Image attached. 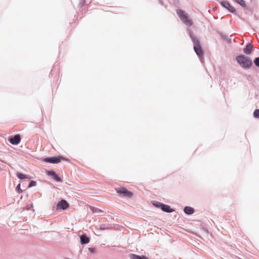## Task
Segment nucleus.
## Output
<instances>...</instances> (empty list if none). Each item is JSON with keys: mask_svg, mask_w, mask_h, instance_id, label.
I'll return each instance as SVG.
<instances>
[{"mask_svg": "<svg viewBox=\"0 0 259 259\" xmlns=\"http://www.w3.org/2000/svg\"><path fill=\"white\" fill-rule=\"evenodd\" d=\"M236 61L242 67L245 69L250 68L252 64V61L250 59L243 55L237 56Z\"/></svg>", "mask_w": 259, "mask_h": 259, "instance_id": "nucleus-1", "label": "nucleus"}, {"mask_svg": "<svg viewBox=\"0 0 259 259\" xmlns=\"http://www.w3.org/2000/svg\"><path fill=\"white\" fill-rule=\"evenodd\" d=\"M177 13L179 18L183 23L188 26H191L193 23L192 21L188 19L187 15L185 14V12L182 10H177Z\"/></svg>", "mask_w": 259, "mask_h": 259, "instance_id": "nucleus-2", "label": "nucleus"}, {"mask_svg": "<svg viewBox=\"0 0 259 259\" xmlns=\"http://www.w3.org/2000/svg\"><path fill=\"white\" fill-rule=\"evenodd\" d=\"M116 192L119 195L124 197L131 198L133 196V193L129 191L125 187H119L115 189Z\"/></svg>", "mask_w": 259, "mask_h": 259, "instance_id": "nucleus-3", "label": "nucleus"}, {"mask_svg": "<svg viewBox=\"0 0 259 259\" xmlns=\"http://www.w3.org/2000/svg\"><path fill=\"white\" fill-rule=\"evenodd\" d=\"M192 40L194 43V49L195 52L198 56L202 57L203 53L198 40L193 37L192 38Z\"/></svg>", "mask_w": 259, "mask_h": 259, "instance_id": "nucleus-4", "label": "nucleus"}, {"mask_svg": "<svg viewBox=\"0 0 259 259\" xmlns=\"http://www.w3.org/2000/svg\"><path fill=\"white\" fill-rule=\"evenodd\" d=\"M65 160V158L62 156L53 157L50 158H47L45 159V161L52 163H58L60 162L62 160Z\"/></svg>", "mask_w": 259, "mask_h": 259, "instance_id": "nucleus-5", "label": "nucleus"}, {"mask_svg": "<svg viewBox=\"0 0 259 259\" xmlns=\"http://www.w3.org/2000/svg\"><path fill=\"white\" fill-rule=\"evenodd\" d=\"M69 207V204L65 200H62L60 201H59L57 205V209H63L65 210L67 209Z\"/></svg>", "mask_w": 259, "mask_h": 259, "instance_id": "nucleus-6", "label": "nucleus"}, {"mask_svg": "<svg viewBox=\"0 0 259 259\" xmlns=\"http://www.w3.org/2000/svg\"><path fill=\"white\" fill-rule=\"evenodd\" d=\"M221 5L228 9L230 12L234 13L235 12V9L231 6L229 2L227 1H224L221 2Z\"/></svg>", "mask_w": 259, "mask_h": 259, "instance_id": "nucleus-7", "label": "nucleus"}, {"mask_svg": "<svg viewBox=\"0 0 259 259\" xmlns=\"http://www.w3.org/2000/svg\"><path fill=\"white\" fill-rule=\"evenodd\" d=\"M21 141V138L19 135H15L13 138L10 139V142L13 145H18Z\"/></svg>", "mask_w": 259, "mask_h": 259, "instance_id": "nucleus-8", "label": "nucleus"}, {"mask_svg": "<svg viewBox=\"0 0 259 259\" xmlns=\"http://www.w3.org/2000/svg\"><path fill=\"white\" fill-rule=\"evenodd\" d=\"M158 203L160 204L161 208L163 211L167 212H171L173 211V210L170 208L169 206L166 204H161L160 203Z\"/></svg>", "mask_w": 259, "mask_h": 259, "instance_id": "nucleus-9", "label": "nucleus"}, {"mask_svg": "<svg viewBox=\"0 0 259 259\" xmlns=\"http://www.w3.org/2000/svg\"><path fill=\"white\" fill-rule=\"evenodd\" d=\"M253 48V45L251 44H248L246 45V47L244 49L243 51L246 54H250Z\"/></svg>", "mask_w": 259, "mask_h": 259, "instance_id": "nucleus-10", "label": "nucleus"}, {"mask_svg": "<svg viewBox=\"0 0 259 259\" xmlns=\"http://www.w3.org/2000/svg\"><path fill=\"white\" fill-rule=\"evenodd\" d=\"M184 212L188 214H192L194 212V209L193 208L190 206H186L184 208Z\"/></svg>", "mask_w": 259, "mask_h": 259, "instance_id": "nucleus-11", "label": "nucleus"}, {"mask_svg": "<svg viewBox=\"0 0 259 259\" xmlns=\"http://www.w3.org/2000/svg\"><path fill=\"white\" fill-rule=\"evenodd\" d=\"M90 242V238L85 235L80 236V242L82 244H87Z\"/></svg>", "mask_w": 259, "mask_h": 259, "instance_id": "nucleus-12", "label": "nucleus"}, {"mask_svg": "<svg viewBox=\"0 0 259 259\" xmlns=\"http://www.w3.org/2000/svg\"><path fill=\"white\" fill-rule=\"evenodd\" d=\"M130 257L131 259H147V257L144 256H141L134 254H131L130 255Z\"/></svg>", "mask_w": 259, "mask_h": 259, "instance_id": "nucleus-13", "label": "nucleus"}, {"mask_svg": "<svg viewBox=\"0 0 259 259\" xmlns=\"http://www.w3.org/2000/svg\"><path fill=\"white\" fill-rule=\"evenodd\" d=\"M233 1L236 2L238 4H239L242 7H246L245 2L243 0H233Z\"/></svg>", "mask_w": 259, "mask_h": 259, "instance_id": "nucleus-14", "label": "nucleus"}, {"mask_svg": "<svg viewBox=\"0 0 259 259\" xmlns=\"http://www.w3.org/2000/svg\"><path fill=\"white\" fill-rule=\"evenodd\" d=\"M17 176L20 179H29L28 176L20 172L17 174Z\"/></svg>", "mask_w": 259, "mask_h": 259, "instance_id": "nucleus-15", "label": "nucleus"}, {"mask_svg": "<svg viewBox=\"0 0 259 259\" xmlns=\"http://www.w3.org/2000/svg\"><path fill=\"white\" fill-rule=\"evenodd\" d=\"M253 115L255 117L259 118V109H256L253 112Z\"/></svg>", "mask_w": 259, "mask_h": 259, "instance_id": "nucleus-16", "label": "nucleus"}, {"mask_svg": "<svg viewBox=\"0 0 259 259\" xmlns=\"http://www.w3.org/2000/svg\"><path fill=\"white\" fill-rule=\"evenodd\" d=\"M254 63L256 66L259 67V58L258 57L255 58V59L254 60Z\"/></svg>", "mask_w": 259, "mask_h": 259, "instance_id": "nucleus-17", "label": "nucleus"}, {"mask_svg": "<svg viewBox=\"0 0 259 259\" xmlns=\"http://www.w3.org/2000/svg\"><path fill=\"white\" fill-rule=\"evenodd\" d=\"M54 179L58 182L61 181V179L56 174L55 176H54Z\"/></svg>", "mask_w": 259, "mask_h": 259, "instance_id": "nucleus-18", "label": "nucleus"}, {"mask_svg": "<svg viewBox=\"0 0 259 259\" xmlns=\"http://www.w3.org/2000/svg\"><path fill=\"white\" fill-rule=\"evenodd\" d=\"M36 185V182L35 181H31L30 183H29V187H31L32 186H34Z\"/></svg>", "mask_w": 259, "mask_h": 259, "instance_id": "nucleus-19", "label": "nucleus"}, {"mask_svg": "<svg viewBox=\"0 0 259 259\" xmlns=\"http://www.w3.org/2000/svg\"><path fill=\"white\" fill-rule=\"evenodd\" d=\"M16 190L18 192V193H21L22 191L20 189V184H18L16 187Z\"/></svg>", "mask_w": 259, "mask_h": 259, "instance_id": "nucleus-20", "label": "nucleus"}, {"mask_svg": "<svg viewBox=\"0 0 259 259\" xmlns=\"http://www.w3.org/2000/svg\"><path fill=\"white\" fill-rule=\"evenodd\" d=\"M48 174L51 175V176H52L53 177H54V176H55L56 174L55 173V172L53 171H50L48 172Z\"/></svg>", "mask_w": 259, "mask_h": 259, "instance_id": "nucleus-21", "label": "nucleus"}, {"mask_svg": "<svg viewBox=\"0 0 259 259\" xmlns=\"http://www.w3.org/2000/svg\"><path fill=\"white\" fill-rule=\"evenodd\" d=\"M89 249L90 251H91L92 252H94L95 250V249L93 248H89Z\"/></svg>", "mask_w": 259, "mask_h": 259, "instance_id": "nucleus-22", "label": "nucleus"}, {"mask_svg": "<svg viewBox=\"0 0 259 259\" xmlns=\"http://www.w3.org/2000/svg\"><path fill=\"white\" fill-rule=\"evenodd\" d=\"M158 203H159V202H156V203H155V204H154V205H155V206H157V207H158V206H160V204H159Z\"/></svg>", "mask_w": 259, "mask_h": 259, "instance_id": "nucleus-23", "label": "nucleus"}]
</instances>
